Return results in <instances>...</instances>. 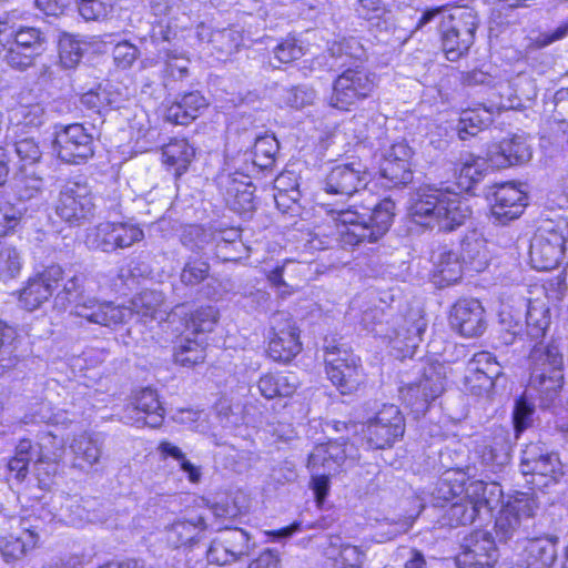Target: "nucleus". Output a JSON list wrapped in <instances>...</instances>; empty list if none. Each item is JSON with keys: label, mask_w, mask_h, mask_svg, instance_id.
Instances as JSON below:
<instances>
[{"label": "nucleus", "mask_w": 568, "mask_h": 568, "mask_svg": "<svg viewBox=\"0 0 568 568\" xmlns=\"http://www.w3.org/2000/svg\"><path fill=\"white\" fill-rule=\"evenodd\" d=\"M361 210L355 205L346 210H332L336 232L326 234L318 230L308 240L310 248L321 251L335 244L355 246L365 242H377L392 225L395 203L390 199L376 201L372 197Z\"/></svg>", "instance_id": "1"}, {"label": "nucleus", "mask_w": 568, "mask_h": 568, "mask_svg": "<svg viewBox=\"0 0 568 568\" xmlns=\"http://www.w3.org/2000/svg\"><path fill=\"white\" fill-rule=\"evenodd\" d=\"M409 214L416 224L453 231L465 223L470 210L458 193L425 185L413 195Z\"/></svg>", "instance_id": "2"}, {"label": "nucleus", "mask_w": 568, "mask_h": 568, "mask_svg": "<svg viewBox=\"0 0 568 568\" xmlns=\"http://www.w3.org/2000/svg\"><path fill=\"white\" fill-rule=\"evenodd\" d=\"M64 456V442L52 433H42L38 442L21 439L14 456L9 460L8 468L18 481H23L29 471V463L33 462V470L40 485H48L57 473Z\"/></svg>", "instance_id": "3"}, {"label": "nucleus", "mask_w": 568, "mask_h": 568, "mask_svg": "<svg viewBox=\"0 0 568 568\" xmlns=\"http://www.w3.org/2000/svg\"><path fill=\"white\" fill-rule=\"evenodd\" d=\"M529 359L530 379L527 393L538 398L542 407H549L564 385V357L557 341L535 345Z\"/></svg>", "instance_id": "4"}, {"label": "nucleus", "mask_w": 568, "mask_h": 568, "mask_svg": "<svg viewBox=\"0 0 568 568\" xmlns=\"http://www.w3.org/2000/svg\"><path fill=\"white\" fill-rule=\"evenodd\" d=\"M501 496V487L495 481H470L466 486L465 495L445 507L439 521L449 527L470 525L483 509L491 511Z\"/></svg>", "instance_id": "5"}, {"label": "nucleus", "mask_w": 568, "mask_h": 568, "mask_svg": "<svg viewBox=\"0 0 568 568\" xmlns=\"http://www.w3.org/2000/svg\"><path fill=\"white\" fill-rule=\"evenodd\" d=\"M538 508L532 494L517 491L503 505L495 519V534L500 542L526 540L532 535Z\"/></svg>", "instance_id": "6"}, {"label": "nucleus", "mask_w": 568, "mask_h": 568, "mask_svg": "<svg viewBox=\"0 0 568 568\" xmlns=\"http://www.w3.org/2000/svg\"><path fill=\"white\" fill-rule=\"evenodd\" d=\"M568 251V222L545 221L536 231L529 247L531 266L538 271L556 268Z\"/></svg>", "instance_id": "7"}, {"label": "nucleus", "mask_w": 568, "mask_h": 568, "mask_svg": "<svg viewBox=\"0 0 568 568\" xmlns=\"http://www.w3.org/2000/svg\"><path fill=\"white\" fill-rule=\"evenodd\" d=\"M478 28L477 14L465 8H455L443 14L439 23L442 48L449 61L468 53Z\"/></svg>", "instance_id": "8"}, {"label": "nucleus", "mask_w": 568, "mask_h": 568, "mask_svg": "<svg viewBox=\"0 0 568 568\" xmlns=\"http://www.w3.org/2000/svg\"><path fill=\"white\" fill-rule=\"evenodd\" d=\"M83 283L82 275L72 276L64 283L57 298H64L72 304L74 314L89 323L111 327L113 323L123 318V312L118 310L114 303L85 295Z\"/></svg>", "instance_id": "9"}, {"label": "nucleus", "mask_w": 568, "mask_h": 568, "mask_svg": "<svg viewBox=\"0 0 568 568\" xmlns=\"http://www.w3.org/2000/svg\"><path fill=\"white\" fill-rule=\"evenodd\" d=\"M326 374L342 394H352L365 382L361 358L344 344L325 341Z\"/></svg>", "instance_id": "10"}, {"label": "nucleus", "mask_w": 568, "mask_h": 568, "mask_svg": "<svg viewBox=\"0 0 568 568\" xmlns=\"http://www.w3.org/2000/svg\"><path fill=\"white\" fill-rule=\"evenodd\" d=\"M520 469L526 481L536 489L558 483L564 475L558 454L535 443H530L523 450Z\"/></svg>", "instance_id": "11"}, {"label": "nucleus", "mask_w": 568, "mask_h": 568, "mask_svg": "<svg viewBox=\"0 0 568 568\" xmlns=\"http://www.w3.org/2000/svg\"><path fill=\"white\" fill-rule=\"evenodd\" d=\"M375 87L374 75L361 68H348L333 82L329 106L348 111L352 105L371 95Z\"/></svg>", "instance_id": "12"}, {"label": "nucleus", "mask_w": 568, "mask_h": 568, "mask_svg": "<svg viewBox=\"0 0 568 568\" xmlns=\"http://www.w3.org/2000/svg\"><path fill=\"white\" fill-rule=\"evenodd\" d=\"M446 383V367L435 363L425 367L418 383L402 387L400 398L417 416L425 414L429 403L442 395Z\"/></svg>", "instance_id": "13"}, {"label": "nucleus", "mask_w": 568, "mask_h": 568, "mask_svg": "<svg viewBox=\"0 0 568 568\" xmlns=\"http://www.w3.org/2000/svg\"><path fill=\"white\" fill-rule=\"evenodd\" d=\"M405 428V418L400 409L389 404L383 405L367 422L364 434L369 448L385 449L403 438Z\"/></svg>", "instance_id": "14"}, {"label": "nucleus", "mask_w": 568, "mask_h": 568, "mask_svg": "<svg viewBox=\"0 0 568 568\" xmlns=\"http://www.w3.org/2000/svg\"><path fill=\"white\" fill-rule=\"evenodd\" d=\"M412 149L402 140L383 146L375 154L381 178L386 180L385 186L405 185L413 180L410 170Z\"/></svg>", "instance_id": "15"}, {"label": "nucleus", "mask_w": 568, "mask_h": 568, "mask_svg": "<svg viewBox=\"0 0 568 568\" xmlns=\"http://www.w3.org/2000/svg\"><path fill=\"white\" fill-rule=\"evenodd\" d=\"M53 151L61 161L80 164L94 153L93 136L80 123L63 126L55 131Z\"/></svg>", "instance_id": "16"}, {"label": "nucleus", "mask_w": 568, "mask_h": 568, "mask_svg": "<svg viewBox=\"0 0 568 568\" xmlns=\"http://www.w3.org/2000/svg\"><path fill=\"white\" fill-rule=\"evenodd\" d=\"M95 205L85 184L71 182L61 190L57 214L70 225H80L94 215Z\"/></svg>", "instance_id": "17"}, {"label": "nucleus", "mask_w": 568, "mask_h": 568, "mask_svg": "<svg viewBox=\"0 0 568 568\" xmlns=\"http://www.w3.org/2000/svg\"><path fill=\"white\" fill-rule=\"evenodd\" d=\"M164 413L156 390L144 387L133 394L132 404L124 409L121 418L129 425L155 428L162 425Z\"/></svg>", "instance_id": "18"}, {"label": "nucleus", "mask_w": 568, "mask_h": 568, "mask_svg": "<svg viewBox=\"0 0 568 568\" xmlns=\"http://www.w3.org/2000/svg\"><path fill=\"white\" fill-rule=\"evenodd\" d=\"M497 560V548L493 536L485 530H475L466 536L462 551L456 557L457 568H493Z\"/></svg>", "instance_id": "19"}, {"label": "nucleus", "mask_w": 568, "mask_h": 568, "mask_svg": "<svg viewBox=\"0 0 568 568\" xmlns=\"http://www.w3.org/2000/svg\"><path fill=\"white\" fill-rule=\"evenodd\" d=\"M273 336L268 343V355L277 362H290L302 349L298 328L286 313H277L272 318Z\"/></svg>", "instance_id": "20"}, {"label": "nucleus", "mask_w": 568, "mask_h": 568, "mask_svg": "<svg viewBox=\"0 0 568 568\" xmlns=\"http://www.w3.org/2000/svg\"><path fill=\"white\" fill-rule=\"evenodd\" d=\"M43 519L33 510L31 514L21 517L20 529L22 534L18 537L9 536L0 540V552L7 562L22 558L29 550L37 547L39 532L43 530Z\"/></svg>", "instance_id": "21"}, {"label": "nucleus", "mask_w": 568, "mask_h": 568, "mask_svg": "<svg viewBox=\"0 0 568 568\" xmlns=\"http://www.w3.org/2000/svg\"><path fill=\"white\" fill-rule=\"evenodd\" d=\"M115 307L124 313H122L123 318L113 323L112 326L126 323L134 317L143 323L150 321L161 322L169 317L162 293L152 290H145L134 296L130 301L129 306L115 305Z\"/></svg>", "instance_id": "22"}, {"label": "nucleus", "mask_w": 568, "mask_h": 568, "mask_svg": "<svg viewBox=\"0 0 568 568\" xmlns=\"http://www.w3.org/2000/svg\"><path fill=\"white\" fill-rule=\"evenodd\" d=\"M369 174L361 163L338 164L332 168L324 181V190L331 194L351 196L368 184Z\"/></svg>", "instance_id": "23"}, {"label": "nucleus", "mask_w": 568, "mask_h": 568, "mask_svg": "<svg viewBox=\"0 0 568 568\" xmlns=\"http://www.w3.org/2000/svg\"><path fill=\"white\" fill-rule=\"evenodd\" d=\"M217 185L231 210L243 214L254 209L253 193L255 187L248 175L240 172H223L217 176Z\"/></svg>", "instance_id": "24"}, {"label": "nucleus", "mask_w": 568, "mask_h": 568, "mask_svg": "<svg viewBox=\"0 0 568 568\" xmlns=\"http://www.w3.org/2000/svg\"><path fill=\"white\" fill-rule=\"evenodd\" d=\"M526 205V193L514 182H506L495 186L491 216L499 224H507L519 217Z\"/></svg>", "instance_id": "25"}, {"label": "nucleus", "mask_w": 568, "mask_h": 568, "mask_svg": "<svg viewBox=\"0 0 568 568\" xmlns=\"http://www.w3.org/2000/svg\"><path fill=\"white\" fill-rule=\"evenodd\" d=\"M449 323L462 336H479L486 329L485 310L477 300H459L452 308Z\"/></svg>", "instance_id": "26"}, {"label": "nucleus", "mask_w": 568, "mask_h": 568, "mask_svg": "<svg viewBox=\"0 0 568 568\" xmlns=\"http://www.w3.org/2000/svg\"><path fill=\"white\" fill-rule=\"evenodd\" d=\"M63 271L59 265H50L38 276L30 278L20 293L19 302L28 311L38 308L58 287Z\"/></svg>", "instance_id": "27"}, {"label": "nucleus", "mask_w": 568, "mask_h": 568, "mask_svg": "<svg viewBox=\"0 0 568 568\" xmlns=\"http://www.w3.org/2000/svg\"><path fill=\"white\" fill-rule=\"evenodd\" d=\"M488 155L493 165L506 168L528 162L531 158V149L525 136L514 134L494 145Z\"/></svg>", "instance_id": "28"}, {"label": "nucleus", "mask_w": 568, "mask_h": 568, "mask_svg": "<svg viewBox=\"0 0 568 568\" xmlns=\"http://www.w3.org/2000/svg\"><path fill=\"white\" fill-rule=\"evenodd\" d=\"M481 463L491 471L508 464L510 453V440L503 428H496L491 436L485 437L476 449Z\"/></svg>", "instance_id": "29"}, {"label": "nucleus", "mask_w": 568, "mask_h": 568, "mask_svg": "<svg viewBox=\"0 0 568 568\" xmlns=\"http://www.w3.org/2000/svg\"><path fill=\"white\" fill-rule=\"evenodd\" d=\"M124 101L125 94L110 82L101 83L80 97V104L98 114H102L110 109H119Z\"/></svg>", "instance_id": "30"}, {"label": "nucleus", "mask_w": 568, "mask_h": 568, "mask_svg": "<svg viewBox=\"0 0 568 568\" xmlns=\"http://www.w3.org/2000/svg\"><path fill=\"white\" fill-rule=\"evenodd\" d=\"M69 447L73 456L72 466L81 470L92 468L102 455V440L88 432L75 435Z\"/></svg>", "instance_id": "31"}, {"label": "nucleus", "mask_w": 568, "mask_h": 568, "mask_svg": "<svg viewBox=\"0 0 568 568\" xmlns=\"http://www.w3.org/2000/svg\"><path fill=\"white\" fill-rule=\"evenodd\" d=\"M306 265L293 260H286L267 273V281L277 290L282 298L291 296L300 290L298 282L305 275Z\"/></svg>", "instance_id": "32"}, {"label": "nucleus", "mask_w": 568, "mask_h": 568, "mask_svg": "<svg viewBox=\"0 0 568 568\" xmlns=\"http://www.w3.org/2000/svg\"><path fill=\"white\" fill-rule=\"evenodd\" d=\"M434 266V281L440 286L456 283L463 274L459 255L448 246H439L430 256Z\"/></svg>", "instance_id": "33"}, {"label": "nucleus", "mask_w": 568, "mask_h": 568, "mask_svg": "<svg viewBox=\"0 0 568 568\" xmlns=\"http://www.w3.org/2000/svg\"><path fill=\"white\" fill-rule=\"evenodd\" d=\"M466 474L460 469H448L437 480L430 491V503L434 507L445 508L448 503L459 498L466 490Z\"/></svg>", "instance_id": "34"}, {"label": "nucleus", "mask_w": 568, "mask_h": 568, "mask_svg": "<svg viewBox=\"0 0 568 568\" xmlns=\"http://www.w3.org/2000/svg\"><path fill=\"white\" fill-rule=\"evenodd\" d=\"M206 106V99L199 91H192L183 94L166 109L165 119L174 124L187 125Z\"/></svg>", "instance_id": "35"}, {"label": "nucleus", "mask_w": 568, "mask_h": 568, "mask_svg": "<svg viewBox=\"0 0 568 568\" xmlns=\"http://www.w3.org/2000/svg\"><path fill=\"white\" fill-rule=\"evenodd\" d=\"M521 552L525 568H552L557 558L556 542L550 538H528Z\"/></svg>", "instance_id": "36"}, {"label": "nucleus", "mask_w": 568, "mask_h": 568, "mask_svg": "<svg viewBox=\"0 0 568 568\" xmlns=\"http://www.w3.org/2000/svg\"><path fill=\"white\" fill-rule=\"evenodd\" d=\"M205 528L206 524L202 516L179 518L166 527V540L175 548L193 545L199 540Z\"/></svg>", "instance_id": "37"}, {"label": "nucleus", "mask_w": 568, "mask_h": 568, "mask_svg": "<svg viewBox=\"0 0 568 568\" xmlns=\"http://www.w3.org/2000/svg\"><path fill=\"white\" fill-rule=\"evenodd\" d=\"M300 385L298 377L293 372L268 373L258 379L257 387L267 399L293 395Z\"/></svg>", "instance_id": "38"}, {"label": "nucleus", "mask_w": 568, "mask_h": 568, "mask_svg": "<svg viewBox=\"0 0 568 568\" xmlns=\"http://www.w3.org/2000/svg\"><path fill=\"white\" fill-rule=\"evenodd\" d=\"M194 156L195 149L185 139H174L162 150L163 163L173 170L176 178L186 172Z\"/></svg>", "instance_id": "39"}, {"label": "nucleus", "mask_w": 568, "mask_h": 568, "mask_svg": "<svg viewBox=\"0 0 568 568\" xmlns=\"http://www.w3.org/2000/svg\"><path fill=\"white\" fill-rule=\"evenodd\" d=\"M493 114L494 106L478 105L473 109L463 110L457 124L458 136L462 140L475 136L478 132L490 125Z\"/></svg>", "instance_id": "40"}, {"label": "nucleus", "mask_w": 568, "mask_h": 568, "mask_svg": "<svg viewBox=\"0 0 568 568\" xmlns=\"http://www.w3.org/2000/svg\"><path fill=\"white\" fill-rule=\"evenodd\" d=\"M20 344L16 328L0 321V367L3 371L16 368L24 357Z\"/></svg>", "instance_id": "41"}, {"label": "nucleus", "mask_w": 568, "mask_h": 568, "mask_svg": "<svg viewBox=\"0 0 568 568\" xmlns=\"http://www.w3.org/2000/svg\"><path fill=\"white\" fill-rule=\"evenodd\" d=\"M526 311V332L531 339L545 336L550 327L551 315L547 301L539 297L529 300Z\"/></svg>", "instance_id": "42"}, {"label": "nucleus", "mask_w": 568, "mask_h": 568, "mask_svg": "<svg viewBox=\"0 0 568 568\" xmlns=\"http://www.w3.org/2000/svg\"><path fill=\"white\" fill-rule=\"evenodd\" d=\"M214 239L213 230L205 229L201 225H189L184 227L181 235V242L185 247L202 253L203 255H209L210 253L214 254Z\"/></svg>", "instance_id": "43"}, {"label": "nucleus", "mask_w": 568, "mask_h": 568, "mask_svg": "<svg viewBox=\"0 0 568 568\" xmlns=\"http://www.w3.org/2000/svg\"><path fill=\"white\" fill-rule=\"evenodd\" d=\"M116 236L115 222H102L88 230L85 243L89 247L110 253L119 248Z\"/></svg>", "instance_id": "44"}, {"label": "nucleus", "mask_w": 568, "mask_h": 568, "mask_svg": "<svg viewBox=\"0 0 568 568\" xmlns=\"http://www.w3.org/2000/svg\"><path fill=\"white\" fill-rule=\"evenodd\" d=\"M467 372H480L486 374L485 376H481V384H484V388L494 387L495 379L501 375V366L491 353L479 352L469 361Z\"/></svg>", "instance_id": "45"}, {"label": "nucleus", "mask_w": 568, "mask_h": 568, "mask_svg": "<svg viewBox=\"0 0 568 568\" xmlns=\"http://www.w3.org/2000/svg\"><path fill=\"white\" fill-rule=\"evenodd\" d=\"M278 152V142L273 135H262L256 138L253 151L252 162L261 170H268L275 163V155Z\"/></svg>", "instance_id": "46"}, {"label": "nucleus", "mask_w": 568, "mask_h": 568, "mask_svg": "<svg viewBox=\"0 0 568 568\" xmlns=\"http://www.w3.org/2000/svg\"><path fill=\"white\" fill-rule=\"evenodd\" d=\"M205 358L204 342L184 337L175 347L174 359L178 364L185 367H193Z\"/></svg>", "instance_id": "47"}, {"label": "nucleus", "mask_w": 568, "mask_h": 568, "mask_svg": "<svg viewBox=\"0 0 568 568\" xmlns=\"http://www.w3.org/2000/svg\"><path fill=\"white\" fill-rule=\"evenodd\" d=\"M214 232V243H215V252L214 255L223 261H237L242 258V255H236L231 252H224V248H229V246H240L244 248L243 243L240 241L241 231L239 229H225V230H213Z\"/></svg>", "instance_id": "48"}, {"label": "nucleus", "mask_w": 568, "mask_h": 568, "mask_svg": "<svg viewBox=\"0 0 568 568\" xmlns=\"http://www.w3.org/2000/svg\"><path fill=\"white\" fill-rule=\"evenodd\" d=\"M487 164L483 158L468 155L458 169L457 183L462 190L469 191L471 186L479 182L486 171Z\"/></svg>", "instance_id": "49"}, {"label": "nucleus", "mask_w": 568, "mask_h": 568, "mask_svg": "<svg viewBox=\"0 0 568 568\" xmlns=\"http://www.w3.org/2000/svg\"><path fill=\"white\" fill-rule=\"evenodd\" d=\"M229 552L232 554L235 560L248 556L252 549L251 537L241 528L224 529L221 535Z\"/></svg>", "instance_id": "50"}, {"label": "nucleus", "mask_w": 568, "mask_h": 568, "mask_svg": "<svg viewBox=\"0 0 568 568\" xmlns=\"http://www.w3.org/2000/svg\"><path fill=\"white\" fill-rule=\"evenodd\" d=\"M116 0H77L78 11L87 21H101L113 11Z\"/></svg>", "instance_id": "51"}, {"label": "nucleus", "mask_w": 568, "mask_h": 568, "mask_svg": "<svg viewBox=\"0 0 568 568\" xmlns=\"http://www.w3.org/2000/svg\"><path fill=\"white\" fill-rule=\"evenodd\" d=\"M371 331L378 337L389 339V341H396V339H403L404 342H407V346H415L417 339H419V336L423 332V328L419 325H414L409 328H387L385 327L384 323L381 321L377 324H375Z\"/></svg>", "instance_id": "52"}, {"label": "nucleus", "mask_w": 568, "mask_h": 568, "mask_svg": "<svg viewBox=\"0 0 568 568\" xmlns=\"http://www.w3.org/2000/svg\"><path fill=\"white\" fill-rule=\"evenodd\" d=\"M83 57L81 42L73 36L63 34L59 40V58L65 69L75 68Z\"/></svg>", "instance_id": "53"}, {"label": "nucleus", "mask_w": 568, "mask_h": 568, "mask_svg": "<svg viewBox=\"0 0 568 568\" xmlns=\"http://www.w3.org/2000/svg\"><path fill=\"white\" fill-rule=\"evenodd\" d=\"M44 41V36L39 29L26 27L14 32V39L11 45L41 55Z\"/></svg>", "instance_id": "54"}, {"label": "nucleus", "mask_w": 568, "mask_h": 568, "mask_svg": "<svg viewBox=\"0 0 568 568\" xmlns=\"http://www.w3.org/2000/svg\"><path fill=\"white\" fill-rule=\"evenodd\" d=\"M274 60L278 63L276 64L271 60V64L274 68H278L282 63H290L300 59L304 52L302 45H300L295 38L287 37L283 39L273 49Z\"/></svg>", "instance_id": "55"}, {"label": "nucleus", "mask_w": 568, "mask_h": 568, "mask_svg": "<svg viewBox=\"0 0 568 568\" xmlns=\"http://www.w3.org/2000/svg\"><path fill=\"white\" fill-rule=\"evenodd\" d=\"M535 413V406L527 399L526 396H521L516 400L515 408L513 412V423L516 437L532 425V416Z\"/></svg>", "instance_id": "56"}, {"label": "nucleus", "mask_w": 568, "mask_h": 568, "mask_svg": "<svg viewBox=\"0 0 568 568\" xmlns=\"http://www.w3.org/2000/svg\"><path fill=\"white\" fill-rule=\"evenodd\" d=\"M21 257L16 247H0V280H9L16 277L21 270Z\"/></svg>", "instance_id": "57"}, {"label": "nucleus", "mask_w": 568, "mask_h": 568, "mask_svg": "<svg viewBox=\"0 0 568 568\" xmlns=\"http://www.w3.org/2000/svg\"><path fill=\"white\" fill-rule=\"evenodd\" d=\"M219 312L214 306L196 310L187 323V328L194 333L211 332L217 321Z\"/></svg>", "instance_id": "58"}, {"label": "nucleus", "mask_w": 568, "mask_h": 568, "mask_svg": "<svg viewBox=\"0 0 568 568\" xmlns=\"http://www.w3.org/2000/svg\"><path fill=\"white\" fill-rule=\"evenodd\" d=\"M328 52L336 59L351 58L361 59L364 54V48L359 40L355 37L343 38L338 41H334Z\"/></svg>", "instance_id": "59"}, {"label": "nucleus", "mask_w": 568, "mask_h": 568, "mask_svg": "<svg viewBox=\"0 0 568 568\" xmlns=\"http://www.w3.org/2000/svg\"><path fill=\"white\" fill-rule=\"evenodd\" d=\"M93 503L94 500L91 499L72 500L68 506L70 510V521L74 525L102 521L101 516L90 509Z\"/></svg>", "instance_id": "60"}, {"label": "nucleus", "mask_w": 568, "mask_h": 568, "mask_svg": "<svg viewBox=\"0 0 568 568\" xmlns=\"http://www.w3.org/2000/svg\"><path fill=\"white\" fill-rule=\"evenodd\" d=\"M353 7L357 17L367 21L385 19L389 13L383 0H356Z\"/></svg>", "instance_id": "61"}, {"label": "nucleus", "mask_w": 568, "mask_h": 568, "mask_svg": "<svg viewBox=\"0 0 568 568\" xmlns=\"http://www.w3.org/2000/svg\"><path fill=\"white\" fill-rule=\"evenodd\" d=\"M210 271V265L203 260H190L182 268L180 278L181 282L187 286H194L203 282Z\"/></svg>", "instance_id": "62"}, {"label": "nucleus", "mask_w": 568, "mask_h": 568, "mask_svg": "<svg viewBox=\"0 0 568 568\" xmlns=\"http://www.w3.org/2000/svg\"><path fill=\"white\" fill-rule=\"evenodd\" d=\"M211 42L221 53L232 54L241 45L242 36L233 29H223L212 34Z\"/></svg>", "instance_id": "63"}, {"label": "nucleus", "mask_w": 568, "mask_h": 568, "mask_svg": "<svg viewBox=\"0 0 568 568\" xmlns=\"http://www.w3.org/2000/svg\"><path fill=\"white\" fill-rule=\"evenodd\" d=\"M3 52V60L7 62V64L19 71H24L32 67L36 58L38 57L37 54L31 53L26 49L16 48L11 44L8 49L4 48Z\"/></svg>", "instance_id": "64"}]
</instances>
